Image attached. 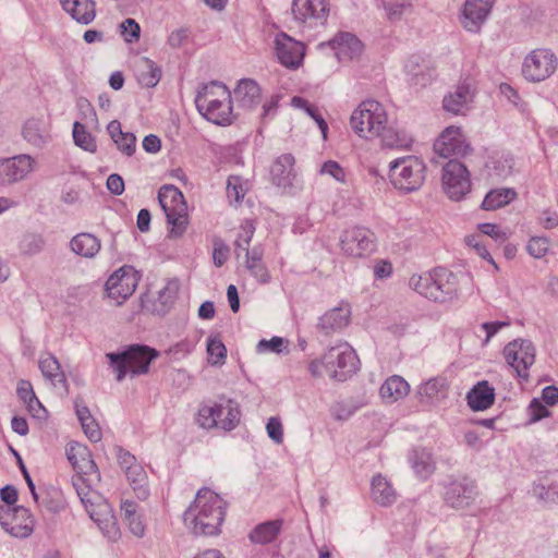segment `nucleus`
<instances>
[{
  "label": "nucleus",
  "mask_w": 558,
  "mask_h": 558,
  "mask_svg": "<svg viewBox=\"0 0 558 558\" xmlns=\"http://www.w3.org/2000/svg\"><path fill=\"white\" fill-rule=\"evenodd\" d=\"M291 104L295 108L304 109L308 113V116L315 120V122L317 123V125L322 132L323 138L326 140L328 125H327V122L324 120V118L317 112V110L315 108H313L307 102V100H305L301 97H293L291 100Z\"/></svg>",
  "instance_id": "47"
},
{
  "label": "nucleus",
  "mask_w": 558,
  "mask_h": 558,
  "mask_svg": "<svg viewBox=\"0 0 558 558\" xmlns=\"http://www.w3.org/2000/svg\"><path fill=\"white\" fill-rule=\"evenodd\" d=\"M241 411L238 403L228 398H219L199 407L196 423L204 429L232 430L239 425Z\"/></svg>",
  "instance_id": "8"
},
{
  "label": "nucleus",
  "mask_w": 558,
  "mask_h": 558,
  "mask_svg": "<svg viewBox=\"0 0 558 558\" xmlns=\"http://www.w3.org/2000/svg\"><path fill=\"white\" fill-rule=\"evenodd\" d=\"M247 268L251 274L262 283H267L270 279L269 272L267 268L262 263V255L252 251V253L247 256Z\"/></svg>",
  "instance_id": "45"
},
{
  "label": "nucleus",
  "mask_w": 558,
  "mask_h": 558,
  "mask_svg": "<svg viewBox=\"0 0 558 558\" xmlns=\"http://www.w3.org/2000/svg\"><path fill=\"white\" fill-rule=\"evenodd\" d=\"M39 369L44 377L50 380L52 385L65 384L66 381L59 361L50 353H46L40 356Z\"/></svg>",
  "instance_id": "39"
},
{
  "label": "nucleus",
  "mask_w": 558,
  "mask_h": 558,
  "mask_svg": "<svg viewBox=\"0 0 558 558\" xmlns=\"http://www.w3.org/2000/svg\"><path fill=\"white\" fill-rule=\"evenodd\" d=\"M329 12L327 0H293L292 13L296 21L314 25L323 23Z\"/></svg>",
  "instance_id": "22"
},
{
  "label": "nucleus",
  "mask_w": 558,
  "mask_h": 558,
  "mask_svg": "<svg viewBox=\"0 0 558 558\" xmlns=\"http://www.w3.org/2000/svg\"><path fill=\"white\" fill-rule=\"evenodd\" d=\"M529 413L532 422H537L550 415L549 410L539 399H533L529 405Z\"/></svg>",
  "instance_id": "55"
},
{
  "label": "nucleus",
  "mask_w": 558,
  "mask_h": 558,
  "mask_svg": "<svg viewBox=\"0 0 558 558\" xmlns=\"http://www.w3.org/2000/svg\"><path fill=\"white\" fill-rule=\"evenodd\" d=\"M107 131L121 153L126 156H132L135 153V135L129 132H123L119 121H111L107 126Z\"/></svg>",
  "instance_id": "34"
},
{
  "label": "nucleus",
  "mask_w": 558,
  "mask_h": 558,
  "mask_svg": "<svg viewBox=\"0 0 558 558\" xmlns=\"http://www.w3.org/2000/svg\"><path fill=\"white\" fill-rule=\"evenodd\" d=\"M527 252L535 258L545 256L549 248V241L544 236H533L527 243Z\"/></svg>",
  "instance_id": "53"
},
{
  "label": "nucleus",
  "mask_w": 558,
  "mask_h": 558,
  "mask_svg": "<svg viewBox=\"0 0 558 558\" xmlns=\"http://www.w3.org/2000/svg\"><path fill=\"white\" fill-rule=\"evenodd\" d=\"M507 364L514 369L517 376L527 381L530 368L535 363L536 350L534 344L524 339H515L509 342L502 351Z\"/></svg>",
  "instance_id": "16"
},
{
  "label": "nucleus",
  "mask_w": 558,
  "mask_h": 558,
  "mask_svg": "<svg viewBox=\"0 0 558 558\" xmlns=\"http://www.w3.org/2000/svg\"><path fill=\"white\" fill-rule=\"evenodd\" d=\"M133 71L137 83L146 88L155 87L162 75L161 68L147 57L136 59Z\"/></svg>",
  "instance_id": "27"
},
{
  "label": "nucleus",
  "mask_w": 558,
  "mask_h": 558,
  "mask_svg": "<svg viewBox=\"0 0 558 558\" xmlns=\"http://www.w3.org/2000/svg\"><path fill=\"white\" fill-rule=\"evenodd\" d=\"M319 172L323 175L331 177L339 183H345L347 181V173L344 169L337 161L333 160H328L324 162Z\"/></svg>",
  "instance_id": "51"
},
{
  "label": "nucleus",
  "mask_w": 558,
  "mask_h": 558,
  "mask_svg": "<svg viewBox=\"0 0 558 558\" xmlns=\"http://www.w3.org/2000/svg\"><path fill=\"white\" fill-rule=\"evenodd\" d=\"M410 392L409 383L399 375L388 377L379 388V396L383 402L391 404L395 403Z\"/></svg>",
  "instance_id": "29"
},
{
  "label": "nucleus",
  "mask_w": 558,
  "mask_h": 558,
  "mask_svg": "<svg viewBox=\"0 0 558 558\" xmlns=\"http://www.w3.org/2000/svg\"><path fill=\"white\" fill-rule=\"evenodd\" d=\"M248 183L239 175H230L227 181V196L230 203H240L246 192Z\"/></svg>",
  "instance_id": "41"
},
{
  "label": "nucleus",
  "mask_w": 558,
  "mask_h": 558,
  "mask_svg": "<svg viewBox=\"0 0 558 558\" xmlns=\"http://www.w3.org/2000/svg\"><path fill=\"white\" fill-rule=\"evenodd\" d=\"M287 341L281 337H272L270 340H260L257 344L258 352H276L280 353Z\"/></svg>",
  "instance_id": "56"
},
{
  "label": "nucleus",
  "mask_w": 558,
  "mask_h": 558,
  "mask_svg": "<svg viewBox=\"0 0 558 558\" xmlns=\"http://www.w3.org/2000/svg\"><path fill=\"white\" fill-rule=\"evenodd\" d=\"M494 7V0H465L460 22L469 32H478Z\"/></svg>",
  "instance_id": "23"
},
{
  "label": "nucleus",
  "mask_w": 558,
  "mask_h": 558,
  "mask_svg": "<svg viewBox=\"0 0 558 558\" xmlns=\"http://www.w3.org/2000/svg\"><path fill=\"white\" fill-rule=\"evenodd\" d=\"M469 407L474 411H483L492 407L495 389L486 380L475 385L466 396Z\"/></svg>",
  "instance_id": "31"
},
{
  "label": "nucleus",
  "mask_w": 558,
  "mask_h": 558,
  "mask_svg": "<svg viewBox=\"0 0 558 558\" xmlns=\"http://www.w3.org/2000/svg\"><path fill=\"white\" fill-rule=\"evenodd\" d=\"M339 248L347 258L364 259L378 251V239L369 228L353 226L340 234Z\"/></svg>",
  "instance_id": "11"
},
{
  "label": "nucleus",
  "mask_w": 558,
  "mask_h": 558,
  "mask_svg": "<svg viewBox=\"0 0 558 558\" xmlns=\"http://www.w3.org/2000/svg\"><path fill=\"white\" fill-rule=\"evenodd\" d=\"M409 284L422 296L439 303L452 302L473 293V281L469 275L454 274L445 267L413 275Z\"/></svg>",
  "instance_id": "2"
},
{
  "label": "nucleus",
  "mask_w": 558,
  "mask_h": 558,
  "mask_svg": "<svg viewBox=\"0 0 558 558\" xmlns=\"http://www.w3.org/2000/svg\"><path fill=\"white\" fill-rule=\"evenodd\" d=\"M120 32L126 43H136L141 36L140 24L133 19H126L120 25Z\"/></svg>",
  "instance_id": "49"
},
{
  "label": "nucleus",
  "mask_w": 558,
  "mask_h": 558,
  "mask_svg": "<svg viewBox=\"0 0 558 558\" xmlns=\"http://www.w3.org/2000/svg\"><path fill=\"white\" fill-rule=\"evenodd\" d=\"M282 529L281 520H274L258 524L250 533V541L254 544H268L277 538Z\"/></svg>",
  "instance_id": "36"
},
{
  "label": "nucleus",
  "mask_w": 558,
  "mask_h": 558,
  "mask_svg": "<svg viewBox=\"0 0 558 558\" xmlns=\"http://www.w3.org/2000/svg\"><path fill=\"white\" fill-rule=\"evenodd\" d=\"M117 460L134 494L140 499H146L149 495V489L148 475L144 466L133 454L123 449L118 450Z\"/></svg>",
  "instance_id": "17"
},
{
  "label": "nucleus",
  "mask_w": 558,
  "mask_h": 558,
  "mask_svg": "<svg viewBox=\"0 0 558 558\" xmlns=\"http://www.w3.org/2000/svg\"><path fill=\"white\" fill-rule=\"evenodd\" d=\"M0 524L10 535L26 538L34 532L35 520L27 508L0 507Z\"/></svg>",
  "instance_id": "18"
},
{
  "label": "nucleus",
  "mask_w": 558,
  "mask_h": 558,
  "mask_svg": "<svg viewBox=\"0 0 558 558\" xmlns=\"http://www.w3.org/2000/svg\"><path fill=\"white\" fill-rule=\"evenodd\" d=\"M138 513V506L136 502L128 498L121 499L120 515L123 522L132 517L137 515Z\"/></svg>",
  "instance_id": "58"
},
{
  "label": "nucleus",
  "mask_w": 558,
  "mask_h": 558,
  "mask_svg": "<svg viewBox=\"0 0 558 558\" xmlns=\"http://www.w3.org/2000/svg\"><path fill=\"white\" fill-rule=\"evenodd\" d=\"M158 201L169 225L168 238L180 239L190 223L187 205L182 192L174 185H163L158 192Z\"/></svg>",
  "instance_id": "9"
},
{
  "label": "nucleus",
  "mask_w": 558,
  "mask_h": 558,
  "mask_svg": "<svg viewBox=\"0 0 558 558\" xmlns=\"http://www.w3.org/2000/svg\"><path fill=\"white\" fill-rule=\"evenodd\" d=\"M542 399L547 405L558 404V388L554 386L544 388L542 392Z\"/></svg>",
  "instance_id": "63"
},
{
  "label": "nucleus",
  "mask_w": 558,
  "mask_h": 558,
  "mask_svg": "<svg viewBox=\"0 0 558 558\" xmlns=\"http://www.w3.org/2000/svg\"><path fill=\"white\" fill-rule=\"evenodd\" d=\"M107 187L114 195H121L124 191V181L119 174H110L107 179Z\"/></svg>",
  "instance_id": "61"
},
{
  "label": "nucleus",
  "mask_w": 558,
  "mask_h": 558,
  "mask_svg": "<svg viewBox=\"0 0 558 558\" xmlns=\"http://www.w3.org/2000/svg\"><path fill=\"white\" fill-rule=\"evenodd\" d=\"M310 373L314 377H325L328 376L332 379L339 380L338 368H332L327 364L326 354L324 353L320 357L313 360L308 366Z\"/></svg>",
  "instance_id": "46"
},
{
  "label": "nucleus",
  "mask_w": 558,
  "mask_h": 558,
  "mask_svg": "<svg viewBox=\"0 0 558 558\" xmlns=\"http://www.w3.org/2000/svg\"><path fill=\"white\" fill-rule=\"evenodd\" d=\"M266 432L268 437L277 445L283 442V425L278 416H271L266 424Z\"/></svg>",
  "instance_id": "52"
},
{
  "label": "nucleus",
  "mask_w": 558,
  "mask_h": 558,
  "mask_svg": "<svg viewBox=\"0 0 558 558\" xmlns=\"http://www.w3.org/2000/svg\"><path fill=\"white\" fill-rule=\"evenodd\" d=\"M34 160L28 155H20L0 161V182L12 183L24 179L32 170Z\"/></svg>",
  "instance_id": "24"
},
{
  "label": "nucleus",
  "mask_w": 558,
  "mask_h": 558,
  "mask_svg": "<svg viewBox=\"0 0 558 558\" xmlns=\"http://www.w3.org/2000/svg\"><path fill=\"white\" fill-rule=\"evenodd\" d=\"M329 367L338 368L339 380H345L356 369L357 355L348 343L331 347L326 352Z\"/></svg>",
  "instance_id": "21"
},
{
  "label": "nucleus",
  "mask_w": 558,
  "mask_h": 558,
  "mask_svg": "<svg viewBox=\"0 0 558 558\" xmlns=\"http://www.w3.org/2000/svg\"><path fill=\"white\" fill-rule=\"evenodd\" d=\"M100 241L90 233H80L71 241L72 251L83 257H94L100 250Z\"/></svg>",
  "instance_id": "38"
},
{
  "label": "nucleus",
  "mask_w": 558,
  "mask_h": 558,
  "mask_svg": "<svg viewBox=\"0 0 558 558\" xmlns=\"http://www.w3.org/2000/svg\"><path fill=\"white\" fill-rule=\"evenodd\" d=\"M330 45L336 52L339 61H349L357 58L363 51V44L361 40L349 33H341L337 35Z\"/></svg>",
  "instance_id": "26"
},
{
  "label": "nucleus",
  "mask_w": 558,
  "mask_h": 558,
  "mask_svg": "<svg viewBox=\"0 0 558 558\" xmlns=\"http://www.w3.org/2000/svg\"><path fill=\"white\" fill-rule=\"evenodd\" d=\"M425 163L416 156H404L390 162L389 179L391 184L404 192L418 190L425 180Z\"/></svg>",
  "instance_id": "10"
},
{
  "label": "nucleus",
  "mask_w": 558,
  "mask_h": 558,
  "mask_svg": "<svg viewBox=\"0 0 558 558\" xmlns=\"http://www.w3.org/2000/svg\"><path fill=\"white\" fill-rule=\"evenodd\" d=\"M198 112L208 121L228 125L232 122V97L226 85L211 82L198 92L195 98Z\"/></svg>",
  "instance_id": "4"
},
{
  "label": "nucleus",
  "mask_w": 558,
  "mask_h": 558,
  "mask_svg": "<svg viewBox=\"0 0 558 558\" xmlns=\"http://www.w3.org/2000/svg\"><path fill=\"white\" fill-rule=\"evenodd\" d=\"M294 157L290 154L279 156L270 168L272 181L278 186L291 185L294 173Z\"/></svg>",
  "instance_id": "30"
},
{
  "label": "nucleus",
  "mask_w": 558,
  "mask_h": 558,
  "mask_svg": "<svg viewBox=\"0 0 558 558\" xmlns=\"http://www.w3.org/2000/svg\"><path fill=\"white\" fill-rule=\"evenodd\" d=\"M73 140L76 146L88 153H95L97 149L95 138L80 122H75L73 125Z\"/></svg>",
  "instance_id": "42"
},
{
  "label": "nucleus",
  "mask_w": 558,
  "mask_h": 558,
  "mask_svg": "<svg viewBox=\"0 0 558 558\" xmlns=\"http://www.w3.org/2000/svg\"><path fill=\"white\" fill-rule=\"evenodd\" d=\"M350 318V308L348 306L344 307H336L328 311L324 317L323 322L325 325L332 329L342 328L348 325Z\"/></svg>",
  "instance_id": "44"
},
{
  "label": "nucleus",
  "mask_w": 558,
  "mask_h": 558,
  "mask_svg": "<svg viewBox=\"0 0 558 558\" xmlns=\"http://www.w3.org/2000/svg\"><path fill=\"white\" fill-rule=\"evenodd\" d=\"M16 393L22 402L32 401V398L36 396L31 381L25 379L17 383Z\"/></svg>",
  "instance_id": "60"
},
{
  "label": "nucleus",
  "mask_w": 558,
  "mask_h": 558,
  "mask_svg": "<svg viewBox=\"0 0 558 558\" xmlns=\"http://www.w3.org/2000/svg\"><path fill=\"white\" fill-rule=\"evenodd\" d=\"M465 243L468 246L473 248L475 253L484 259H487L496 270H498V265L495 263L489 252L487 251L486 245L482 242L481 234H471L465 238Z\"/></svg>",
  "instance_id": "48"
},
{
  "label": "nucleus",
  "mask_w": 558,
  "mask_h": 558,
  "mask_svg": "<svg viewBox=\"0 0 558 558\" xmlns=\"http://www.w3.org/2000/svg\"><path fill=\"white\" fill-rule=\"evenodd\" d=\"M558 68L556 53L548 48H536L522 62L521 73L527 82L541 83L549 78Z\"/></svg>",
  "instance_id": "13"
},
{
  "label": "nucleus",
  "mask_w": 558,
  "mask_h": 558,
  "mask_svg": "<svg viewBox=\"0 0 558 558\" xmlns=\"http://www.w3.org/2000/svg\"><path fill=\"white\" fill-rule=\"evenodd\" d=\"M158 356L156 349L144 344H132L120 353L106 354L118 381L126 375L134 377L148 373L150 363Z\"/></svg>",
  "instance_id": "7"
},
{
  "label": "nucleus",
  "mask_w": 558,
  "mask_h": 558,
  "mask_svg": "<svg viewBox=\"0 0 558 558\" xmlns=\"http://www.w3.org/2000/svg\"><path fill=\"white\" fill-rule=\"evenodd\" d=\"M207 361L213 366H222L227 360V348L220 335H210L206 341Z\"/></svg>",
  "instance_id": "40"
},
{
  "label": "nucleus",
  "mask_w": 558,
  "mask_h": 558,
  "mask_svg": "<svg viewBox=\"0 0 558 558\" xmlns=\"http://www.w3.org/2000/svg\"><path fill=\"white\" fill-rule=\"evenodd\" d=\"M478 230L481 234L490 236L492 239L499 243H502L508 239V234L504 230H501L499 226L495 223H481L478 225Z\"/></svg>",
  "instance_id": "54"
},
{
  "label": "nucleus",
  "mask_w": 558,
  "mask_h": 558,
  "mask_svg": "<svg viewBox=\"0 0 558 558\" xmlns=\"http://www.w3.org/2000/svg\"><path fill=\"white\" fill-rule=\"evenodd\" d=\"M60 2L63 10L83 25L92 23L96 16V4L93 0H60Z\"/></svg>",
  "instance_id": "28"
},
{
  "label": "nucleus",
  "mask_w": 558,
  "mask_h": 558,
  "mask_svg": "<svg viewBox=\"0 0 558 558\" xmlns=\"http://www.w3.org/2000/svg\"><path fill=\"white\" fill-rule=\"evenodd\" d=\"M474 97V89L470 82L460 83L456 90L445 96L442 107L446 111L462 116L470 109Z\"/></svg>",
  "instance_id": "25"
},
{
  "label": "nucleus",
  "mask_w": 558,
  "mask_h": 558,
  "mask_svg": "<svg viewBox=\"0 0 558 558\" xmlns=\"http://www.w3.org/2000/svg\"><path fill=\"white\" fill-rule=\"evenodd\" d=\"M95 485L76 484V493L88 512L89 518L98 525L104 535L111 541H117L121 536L116 515L110 504L94 489Z\"/></svg>",
  "instance_id": "6"
},
{
  "label": "nucleus",
  "mask_w": 558,
  "mask_h": 558,
  "mask_svg": "<svg viewBox=\"0 0 558 558\" xmlns=\"http://www.w3.org/2000/svg\"><path fill=\"white\" fill-rule=\"evenodd\" d=\"M140 279L134 267L129 265L120 267L106 281L107 298L113 304L121 305L135 292Z\"/></svg>",
  "instance_id": "15"
},
{
  "label": "nucleus",
  "mask_w": 558,
  "mask_h": 558,
  "mask_svg": "<svg viewBox=\"0 0 558 558\" xmlns=\"http://www.w3.org/2000/svg\"><path fill=\"white\" fill-rule=\"evenodd\" d=\"M260 88L258 84L250 78L241 80L234 89V97L245 108H253L260 101Z\"/></svg>",
  "instance_id": "33"
},
{
  "label": "nucleus",
  "mask_w": 558,
  "mask_h": 558,
  "mask_svg": "<svg viewBox=\"0 0 558 558\" xmlns=\"http://www.w3.org/2000/svg\"><path fill=\"white\" fill-rule=\"evenodd\" d=\"M95 485L76 484V493L88 512L89 518L98 525L104 535L111 541H117L121 536L116 515L110 504L94 489Z\"/></svg>",
  "instance_id": "5"
},
{
  "label": "nucleus",
  "mask_w": 558,
  "mask_h": 558,
  "mask_svg": "<svg viewBox=\"0 0 558 558\" xmlns=\"http://www.w3.org/2000/svg\"><path fill=\"white\" fill-rule=\"evenodd\" d=\"M124 524L134 536L143 537L145 535L146 526L141 513L124 521Z\"/></svg>",
  "instance_id": "57"
},
{
  "label": "nucleus",
  "mask_w": 558,
  "mask_h": 558,
  "mask_svg": "<svg viewBox=\"0 0 558 558\" xmlns=\"http://www.w3.org/2000/svg\"><path fill=\"white\" fill-rule=\"evenodd\" d=\"M1 499L7 504L4 507H12L17 500V492L12 486H5L0 492Z\"/></svg>",
  "instance_id": "64"
},
{
  "label": "nucleus",
  "mask_w": 558,
  "mask_h": 558,
  "mask_svg": "<svg viewBox=\"0 0 558 558\" xmlns=\"http://www.w3.org/2000/svg\"><path fill=\"white\" fill-rule=\"evenodd\" d=\"M374 276L377 279H385L391 276L393 267L391 262L387 259H378L374 265Z\"/></svg>",
  "instance_id": "59"
},
{
  "label": "nucleus",
  "mask_w": 558,
  "mask_h": 558,
  "mask_svg": "<svg viewBox=\"0 0 558 558\" xmlns=\"http://www.w3.org/2000/svg\"><path fill=\"white\" fill-rule=\"evenodd\" d=\"M470 150L461 128L454 125L446 128L434 142V151L442 158L465 156Z\"/></svg>",
  "instance_id": "19"
},
{
  "label": "nucleus",
  "mask_w": 558,
  "mask_h": 558,
  "mask_svg": "<svg viewBox=\"0 0 558 558\" xmlns=\"http://www.w3.org/2000/svg\"><path fill=\"white\" fill-rule=\"evenodd\" d=\"M65 456L76 475L73 477V485L76 488L77 482L82 485H96L100 482V473L93 460L89 449L77 441H71L65 447Z\"/></svg>",
  "instance_id": "12"
},
{
  "label": "nucleus",
  "mask_w": 558,
  "mask_h": 558,
  "mask_svg": "<svg viewBox=\"0 0 558 558\" xmlns=\"http://www.w3.org/2000/svg\"><path fill=\"white\" fill-rule=\"evenodd\" d=\"M226 512L227 502L220 495L203 487L184 512V525L195 535H217L221 532Z\"/></svg>",
  "instance_id": "3"
},
{
  "label": "nucleus",
  "mask_w": 558,
  "mask_h": 558,
  "mask_svg": "<svg viewBox=\"0 0 558 558\" xmlns=\"http://www.w3.org/2000/svg\"><path fill=\"white\" fill-rule=\"evenodd\" d=\"M275 53L281 65L289 70H296L303 64L305 45L289 35L278 34L274 41Z\"/></svg>",
  "instance_id": "20"
},
{
  "label": "nucleus",
  "mask_w": 558,
  "mask_h": 558,
  "mask_svg": "<svg viewBox=\"0 0 558 558\" xmlns=\"http://www.w3.org/2000/svg\"><path fill=\"white\" fill-rule=\"evenodd\" d=\"M441 189L451 201L463 199L472 190L471 173L458 160H449L441 170Z\"/></svg>",
  "instance_id": "14"
},
{
  "label": "nucleus",
  "mask_w": 558,
  "mask_h": 558,
  "mask_svg": "<svg viewBox=\"0 0 558 558\" xmlns=\"http://www.w3.org/2000/svg\"><path fill=\"white\" fill-rule=\"evenodd\" d=\"M447 383L445 378H430L420 387V393L427 399L444 398L447 393Z\"/></svg>",
  "instance_id": "43"
},
{
  "label": "nucleus",
  "mask_w": 558,
  "mask_h": 558,
  "mask_svg": "<svg viewBox=\"0 0 558 558\" xmlns=\"http://www.w3.org/2000/svg\"><path fill=\"white\" fill-rule=\"evenodd\" d=\"M25 405H26V409L27 411L29 412L31 415H33L34 417H43L46 413V409L44 408V405L41 404V402L39 401V399L34 396V398H32V401H27V402H23Z\"/></svg>",
  "instance_id": "62"
},
{
  "label": "nucleus",
  "mask_w": 558,
  "mask_h": 558,
  "mask_svg": "<svg viewBox=\"0 0 558 558\" xmlns=\"http://www.w3.org/2000/svg\"><path fill=\"white\" fill-rule=\"evenodd\" d=\"M350 126L363 140H379L387 148H408L412 136L390 122L385 106L374 99L362 101L351 113Z\"/></svg>",
  "instance_id": "1"
},
{
  "label": "nucleus",
  "mask_w": 558,
  "mask_h": 558,
  "mask_svg": "<svg viewBox=\"0 0 558 558\" xmlns=\"http://www.w3.org/2000/svg\"><path fill=\"white\" fill-rule=\"evenodd\" d=\"M411 5L409 3L396 2L392 0L384 1V10L386 12V16L389 21H398L402 17V15L409 11Z\"/></svg>",
  "instance_id": "50"
},
{
  "label": "nucleus",
  "mask_w": 558,
  "mask_h": 558,
  "mask_svg": "<svg viewBox=\"0 0 558 558\" xmlns=\"http://www.w3.org/2000/svg\"><path fill=\"white\" fill-rule=\"evenodd\" d=\"M518 196V193L510 187L494 189L489 191L483 203L482 208L485 210H496L510 204Z\"/></svg>",
  "instance_id": "37"
},
{
  "label": "nucleus",
  "mask_w": 558,
  "mask_h": 558,
  "mask_svg": "<svg viewBox=\"0 0 558 558\" xmlns=\"http://www.w3.org/2000/svg\"><path fill=\"white\" fill-rule=\"evenodd\" d=\"M75 410L86 437L93 442L99 441L101 439L100 428L95 418L92 416L88 408L83 405L81 399L75 400Z\"/></svg>",
  "instance_id": "35"
},
{
  "label": "nucleus",
  "mask_w": 558,
  "mask_h": 558,
  "mask_svg": "<svg viewBox=\"0 0 558 558\" xmlns=\"http://www.w3.org/2000/svg\"><path fill=\"white\" fill-rule=\"evenodd\" d=\"M371 496L376 504L381 506H389L397 499L395 488L381 474H377L372 478Z\"/></svg>",
  "instance_id": "32"
}]
</instances>
